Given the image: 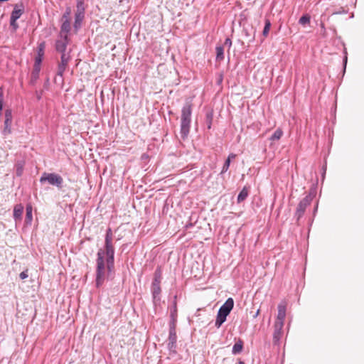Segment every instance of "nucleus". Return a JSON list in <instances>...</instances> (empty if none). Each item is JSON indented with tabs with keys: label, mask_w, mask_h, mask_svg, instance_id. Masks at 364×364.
Instances as JSON below:
<instances>
[{
	"label": "nucleus",
	"mask_w": 364,
	"mask_h": 364,
	"mask_svg": "<svg viewBox=\"0 0 364 364\" xmlns=\"http://www.w3.org/2000/svg\"><path fill=\"white\" fill-rule=\"evenodd\" d=\"M96 286L100 287L105 282L106 273H110L107 268V263L104 259V252L100 250L97 252Z\"/></svg>",
	"instance_id": "f257e3e1"
},
{
	"label": "nucleus",
	"mask_w": 364,
	"mask_h": 364,
	"mask_svg": "<svg viewBox=\"0 0 364 364\" xmlns=\"http://www.w3.org/2000/svg\"><path fill=\"white\" fill-rule=\"evenodd\" d=\"M234 306L232 298H228L223 306L219 309L215 320V326L219 328L225 321L226 317L230 313Z\"/></svg>",
	"instance_id": "f03ea898"
},
{
	"label": "nucleus",
	"mask_w": 364,
	"mask_h": 364,
	"mask_svg": "<svg viewBox=\"0 0 364 364\" xmlns=\"http://www.w3.org/2000/svg\"><path fill=\"white\" fill-rule=\"evenodd\" d=\"M85 17L84 2L78 1L77 3V11L75 15L74 28L77 31L80 27Z\"/></svg>",
	"instance_id": "7ed1b4c3"
},
{
	"label": "nucleus",
	"mask_w": 364,
	"mask_h": 364,
	"mask_svg": "<svg viewBox=\"0 0 364 364\" xmlns=\"http://www.w3.org/2000/svg\"><path fill=\"white\" fill-rule=\"evenodd\" d=\"M311 203V196H306L299 203L295 213V217L299 220L304 214L307 206Z\"/></svg>",
	"instance_id": "20e7f679"
},
{
	"label": "nucleus",
	"mask_w": 364,
	"mask_h": 364,
	"mask_svg": "<svg viewBox=\"0 0 364 364\" xmlns=\"http://www.w3.org/2000/svg\"><path fill=\"white\" fill-rule=\"evenodd\" d=\"M191 105L187 102V107L183 110V137L189 132V124L191 122Z\"/></svg>",
	"instance_id": "39448f33"
},
{
	"label": "nucleus",
	"mask_w": 364,
	"mask_h": 364,
	"mask_svg": "<svg viewBox=\"0 0 364 364\" xmlns=\"http://www.w3.org/2000/svg\"><path fill=\"white\" fill-rule=\"evenodd\" d=\"M70 60L69 53H63L60 57V62L58 66L57 75L60 77H63V73L67 68L68 63Z\"/></svg>",
	"instance_id": "423d86ee"
},
{
	"label": "nucleus",
	"mask_w": 364,
	"mask_h": 364,
	"mask_svg": "<svg viewBox=\"0 0 364 364\" xmlns=\"http://www.w3.org/2000/svg\"><path fill=\"white\" fill-rule=\"evenodd\" d=\"M104 252V255H106V263L107 268L109 272H112L114 269V248H105V251L102 250Z\"/></svg>",
	"instance_id": "0eeeda50"
},
{
	"label": "nucleus",
	"mask_w": 364,
	"mask_h": 364,
	"mask_svg": "<svg viewBox=\"0 0 364 364\" xmlns=\"http://www.w3.org/2000/svg\"><path fill=\"white\" fill-rule=\"evenodd\" d=\"M284 323L282 321H275L274 325V333H273V341L274 343H277L282 335V328Z\"/></svg>",
	"instance_id": "6e6552de"
},
{
	"label": "nucleus",
	"mask_w": 364,
	"mask_h": 364,
	"mask_svg": "<svg viewBox=\"0 0 364 364\" xmlns=\"http://www.w3.org/2000/svg\"><path fill=\"white\" fill-rule=\"evenodd\" d=\"M12 122V112L11 109H6L5 111V121H4V129L3 131L4 134L11 133V125Z\"/></svg>",
	"instance_id": "1a4fd4ad"
},
{
	"label": "nucleus",
	"mask_w": 364,
	"mask_h": 364,
	"mask_svg": "<svg viewBox=\"0 0 364 364\" xmlns=\"http://www.w3.org/2000/svg\"><path fill=\"white\" fill-rule=\"evenodd\" d=\"M62 182L60 176L55 173H44L40 179V182Z\"/></svg>",
	"instance_id": "9d476101"
},
{
	"label": "nucleus",
	"mask_w": 364,
	"mask_h": 364,
	"mask_svg": "<svg viewBox=\"0 0 364 364\" xmlns=\"http://www.w3.org/2000/svg\"><path fill=\"white\" fill-rule=\"evenodd\" d=\"M24 12V7L23 4L14 5V10L11 12L10 18L13 19V21H17Z\"/></svg>",
	"instance_id": "9b49d317"
},
{
	"label": "nucleus",
	"mask_w": 364,
	"mask_h": 364,
	"mask_svg": "<svg viewBox=\"0 0 364 364\" xmlns=\"http://www.w3.org/2000/svg\"><path fill=\"white\" fill-rule=\"evenodd\" d=\"M68 44V36L65 35L63 39L58 40L55 42V49L57 51L61 53V55L66 53V48Z\"/></svg>",
	"instance_id": "f8f14e48"
},
{
	"label": "nucleus",
	"mask_w": 364,
	"mask_h": 364,
	"mask_svg": "<svg viewBox=\"0 0 364 364\" xmlns=\"http://www.w3.org/2000/svg\"><path fill=\"white\" fill-rule=\"evenodd\" d=\"M286 316V307L284 305L279 304L278 306V314L276 321H282L284 323Z\"/></svg>",
	"instance_id": "ddd939ff"
},
{
	"label": "nucleus",
	"mask_w": 364,
	"mask_h": 364,
	"mask_svg": "<svg viewBox=\"0 0 364 364\" xmlns=\"http://www.w3.org/2000/svg\"><path fill=\"white\" fill-rule=\"evenodd\" d=\"M236 156H237V155L235 154L232 153V154H229V156H228L227 159L225 160V161L223 164L221 173H225L228 170L231 161H233L234 159H235Z\"/></svg>",
	"instance_id": "4468645a"
},
{
	"label": "nucleus",
	"mask_w": 364,
	"mask_h": 364,
	"mask_svg": "<svg viewBox=\"0 0 364 364\" xmlns=\"http://www.w3.org/2000/svg\"><path fill=\"white\" fill-rule=\"evenodd\" d=\"M249 194V187L245 186L237 196V203L244 201Z\"/></svg>",
	"instance_id": "2eb2a0df"
},
{
	"label": "nucleus",
	"mask_w": 364,
	"mask_h": 364,
	"mask_svg": "<svg viewBox=\"0 0 364 364\" xmlns=\"http://www.w3.org/2000/svg\"><path fill=\"white\" fill-rule=\"evenodd\" d=\"M23 210V207L21 204H18L15 205L14 208V217L16 220L20 219L21 218L22 213Z\"/></svg>",
	"instance_id": "dca6fc26"
},
{
	"label": "nucleus",
	"mask_w": 364,
	"mask_h": 364,
	"mask_svg": "<svg viewBox=\"0 0 364 364\" xmlns=\"http://www.w3.org/2000/svg\"><path fill=\"white\" fill-rule=\"evenodd\" d=\"M71 29L70 20H63V22L61 25L60 31L61 33H65L67 35Z\"/></svg>",
	"instance_id": "f3484780"
},
{
	"label": "nucleus",
	"mask_w": 364,
	"mask_h": 364,
	"mask_svg": "<svg viewBox=\"0 0 364 364\" xmlns=\"http://www.w3.org/2000/svg\"><path fill=\"white\" fill-rule=\"evenodd\" d=\"M243 348V342L240 340L237 343H235L232 347V352L233 354H238L240 353Z\"/></svg>",
	"instance_id": "a211bd4d"
},
{
	"label": "nucleus",
	"mask_w": 364,
	"mask_h": 364,
	"mask_svg": "<svg viewBox=\"0 0 364 364\" xmlns=\"http://www.w3.org/2000/svg\"><path fill=\"white\" fill-rule=\"evenodd\" d=\"M23 166H24V162L23 161H18L16 162V164L15 165V168H16V174L18 176H21L22 175Z\"/></svg>",
	"instance_id": "6ab92c4d"
},
{
	"label": "nucleus",
	"mask_w": 364,
	"mask_h": 364,
	"mask_svg": "<svg viewBox=\"0 0 364 364\" xmlns=\"http://www.w3.org/2000/svg\"><path fill=\"white\" fill-rule=\"evenodd\" d=\"M160 283L161 282H154L152 283V293L154 298H156L161 292Z\"/></svg>",
	"instance_id": "aec40b11"
},
{
	"label": "nucleus",
	"mask_w": 364,
	"mask_h": 364,
	"mask_svg": "<svg viewBox=\"0 0 364 364\" xmlns=\"http://www.w3.org/2000/svg\"><path fill=\"white\" fill-rule=\"evenodd\" d=\"M168 341H169L168 346H171L170 348H172L173 346V344L176 341V335L174 331V329H172V328L170 329Z\"/></svg>",
	"instance_id": "412c9836"
},
{
	"label": "nucleus",
	"mask_w": 364,
	"mask_h": 364,
	"mask_svg": "<svg viewBox=\"0 0 364 364\" xmlns=\"http://www.w3.org/2000/svg\"><path fill=\"white\" fill-rule=\"evenodd\" d=\"M283 135V132L281 129H277L269 138L271 141H278Z\"/></svg>",
	"instance_id": "4be33fe9"
},
{
	"label": "nucleus",
	"mask_w": 364,
	"mask_h": 364,
	"mask_svg": "<svg viewBox=\"0 0 364 364\" xmlns=\"http://www.w3.org/2000/svg\"><path fill=\"white\" fill-rule=\"evenodd\" d=\"M216 50V60H223L224 59V48L222 46H217Z\"/></svg>",
	"instance_id": "5701e85b"
},
{
	"label": "nucleus",
	"mask_w": 364,
	"mask_h": 364,
	"mask_svg": "<svg viewBox=\"0 0 364 364\" xmlns=\"http://www.w3.org/2000/svg\"><path fill=\"white\" fill-rule=\"evenodd\" d=\"M299 23L303 26L310 23V16L309 15L302 16L299 21Z\"/></svg>",
	"instance_id": "b1692460"
},
{
	"label": "nucleus",
	"mask_w": 364,
	"mask_h": 364,
	"mask_svg": "<svg viewBox=\"0 0 364 364\" xmlns=\"http://www.w3.org/2000/svg\"><path fill=\"white\" fill-rule=\"evenodd\" d=\"M32 218V207L31 205H28L26 206V220L31 222Z\"/></svg>",
	"instance_id": "393cba45"
},
{
	"label": "nucleus",
	"mask_w": 364,
	"mask_h": 364,
	"mask_svg": "<svg viewBox=\"0 0 364 364\" xmlns=\"http://www.w3.org/2000/svg\"><path fill=\"white\" fill-rule=\"evenodd\" d=\"M270 27H271V23H270L269 20L267 19L265 21V26H264V28L263 29V35L264 36H267V34L269 33Z\"/></svg>",
	"instance_id": "a878e982"
},
{
	"label": "nucleus",
	"mask_w": 364,
	"mask_h": 364,
	"mask_svg": "<svg viewBox=\"0 0 364 364\" xmlns=\"http://www.w3.org/2000/svg\"><path fill=\"white\" fill-rule=\"evenodd\" d=\"M161 272L160 269H157L154 273V282H161Z\"/></svg>",
	"instance_id": "bb28decb"
},
{
	"label": "nucleus",
	"mask_w": 364,
	"mask_h": 364,
	"mask_svg": "<svg viewBox=\"0 0 364 364\" xmlns=\"http://www.w3.org/2000/svg\"><path fill=\"white\" fill-rule=\"evenodd\" d=\"M105 242H112V232L110 228L107 230L106 236H105Z\"/></svg>",
	"instance_id": "cd10ccee"
},
{
	"label": "nucleus",
	"mask_w": 364,
	"mask_h": 364,
	"mask_svg": "<svg viewBox=\"0 0 364 364\" xmlns=\"http://www.w3.org/2000/svg\"><path fill=\"white\" fill-rule=\"evenodd\" d=\"M206 117H207L208 129H210L211 128V124H212V120H213L212 114H210V113L207 114Z\"/></svg>",
	"instance_id": "c85d7f7f"
},
{
	"label": "nucleus",
	"mask_w": 364,
	"mask_h": 364,
	"mask_svg": "<svg viewBox=\"0 0 364 364\" xmlns=\"http://www.w3.org/2000/svg\"><path fill=\"white\" fill-rule=\"evenodd\" d=\"M316 186H313V187L311 188L310 190V192H309V194L307 196H311V200L313 199V198L316 196Z\"/></svg>",
	"instance_id": "c756f323"
},
{
	"label": "nucleus",
	"mask_w": 364,
	"mask_h": 364,
	"mask_svg": "<svg viewBox=\"0 0 364 364\" xmlns=\"http://www.w3.org/2000/svg\"><path fill=\"white\" fill-rule=\"evenodd\" d=\"M70 15V9L68 8L65 11V12L63 15V20H69V17Z\"/></svg>",
	"instance_id": "7c9ffc66"
},
{
	"label": "nucleus",
	"mask_w": 364,
	"mask_h": 364,
	"mask_svg": "<svg viewBox=\"0 0 364 364\" xmlns=\"http://www.w3.org/2000/svg\"><path fill=\"white\" fill-rule=\"evenodd\" d=\"M10 25L14 31H16L18 28V25L16 23V21H13V19L11 18H10Z\"/></svg>",
	"instance_id": "2f4dec72"
},
{
	"label": "nucleus",
	"mask_w": 364,
	"mask_h": 364,
	"mask_svg": "<svg viewBox=\"0 0 364 364\" xmlns=\"http://www.w3.org/2000/svg\"><path fill=\"white\" fill-rule=\"evenodd\" d=\"M3 109V92H0V115H1V111Z\"/></svg>",
	"instance_id": "473e14b6"
},
{
	"label": "nucleus",
	"mask_w": 364,
	"mask_h": 364,
	"mask_svg": "<svg viewBox=\"0 0 364 364\" xmlns=\"http://www.w3.org/2000/svg\"><path fill=\"white\" fill-rule=\"evenodd\" d=\"M19 277H20V278H21V279H26V278L28 277V273H27V270L22 272L19 274Z\"/></svg>",
	"instance_id": "72a5a7b5"
},
{
	"label": "nucleus",
	"mask_w": 364,
	"mask_h": 364,
	"mask_svg": "<svg viewBox=\"0 0 364 364\" xmlns=\"http://www.w3.org/2000/svg\"><path fill=\"white\" fill-rule=\"evenodd\" d=\"M224 44L225 46H228L229 48H230L232 46V41L228 38L225 39Z\"/></svg>",
	"instance_id": "f704fd0d"
},
{
	"label": "nucleus",
	"mask_w": 364,
	"mask_h": 364,
	"mask_svg": "<svg viewBox=\"0 0 364 364\" xmlns=\"http://www.w3.org/2000/svg\"><path fill=\"white\" fill-rule=\"evenodd\" d=\"M105 248H114L113 245H112V242H105Z\"/></svg>",
	"instance_id": "c9c22d12"
},
{
	"label": "nucleus",
	"mask_w": 364,
	"mask_h": 364,
	"mask_svg": "<svg viewBox=\"0 0 364 364\" xmlns=\"http://www.w3.org/2000/svg\"><path fill=\"white\" fill-rule=\"evenodd\" d=\"M41 55L38 53V57L36 58V64H40L41 63Z\"/></svg>",
	"instance_id": "e433bc0d"
},
{
	"label": "nucleus",
	"mask_w": 364,
	"mask_h": 364,
	"mask_svg": "<svg viewBox=\"0 0 364 364\" xmlns=\"http://www.w3.org/2000/svg\"><path fill=\"white\" fill-rule=\"evenodd\" d=\"M326 166H323L322 167V177H321V181H323L324 180V175L326 173Z\"/></svg>",
	"instance_id": "4c0bfd02"
},
{
	"label": "nucleus",
	"mask_w": 364,
	"mask_h": 364,
	"mask_svg": "<svg viewBox=\"0 0 364 364\" xmlns=\"http://www.w3.org/2000/svg\"><path fill=\"white\" fill-rule=\"evenodd\" d=\"M45 48V45H44V43H42L39 45V53H41V52H43V49Z\"/></svg>",
	"instance_id": "58836bf2"
},
{
	"label": "nucleus",
	"mask_w": 364,
	"mask_h": 364,
	"mask_svg": "<svg viewBox=\"0 0 364 364\" xmlns=\"http://www.w3.org/2000/svg\"><path fill=\"white\" fill-rule=\"evenodd\" d=\"M259 309H258V310L256 311V313H255V314L253 316V317H254V318H256V317H257V316H258V315H259Z\"/></svg>",
	"instance_id": "ea45409f"
},
{
	"label": "nucleus",
	"mask_w": 364,
	"mask_h": 364,
	"mask_svg": "<svg viewBox=\"0 0 364 364\" xmlns=\"http://www.w3.org/2000/svg\"><path fill=\"white\" fill-rule=\"evenodd\" d=\"M321 27L322 30L323 31V33H325L326 32V28H325L324 24L321 23Z\"/></svg>",
	"instance_id": "a19ab883"
},
{
	"label": "nucleus",
	"mask_w": 364,
	"mask_h": 364,
	"mask_svg": "<svg viewBox=\"0 0 364 364\" xmlns=\"http://www.w3.org/2000/svg\"><path fill=\"white\" fill-rule=\"evenodd\" d=\"M192 226H193V224L192 223H189V224L186 225L185 226V228H186V229H188V228H189L190 227H192Z\"/></svg>",
	"instance_id": "79ce46f5"
},
{
	"label": "nucleus",
	"mask_w": 364,
	"mask_h": 364,
	"mask_svg": "<svg viewBox=\"0 0 364 364\" xmlns=\"http://www.w3.org/2000/svg\"><path fill=\"white\" fill-rule=\"evenodd\" d=\"M237 364H245L243 361H239Z\"/></svg>",
	"instance_id": "37998d69"
},
{
	"label": "nucleus",
	"mask_w": 364,
	"mask_h": 364,
	"mask_svg": "<svg viewBox=\"0 0 364 364\" xmlns=\"http://www.w3.org/2000/svg\"><path fill=\"white\" fill-rule=\"evenodd\" d=\"M182 127H183V125H182V122H181V132H182Z\"/></svg>",
	"instance_id": "c03bdc74"
},
{
	"label": "nucleus",
	"mask_w": 364,
	"mask_h": 364,
	"mask_svg": "<svg viewBox=\"0 0 364 364\" xmlns=\"http://www.w3.org/2000/svg\"><path fill=\"white\" fill-rule=\"evenodd\" d=\"M58 185V187H61L60 185L61 184L60 183H56Z\"/></svg>",
	"instance_id": "a18cd8bd"
},
{
	"label": "nucleus",
	"mask_w": 364,
	"mask_h": 364,
	"mask_svg": "<svg viewBox=\"0 0 364 364\" xmlns=\"http://www.w3.org/2000/svg\"><path fill=\"white\" fill-rule=\"evenodd\" d=\"M36 70L37 71V73L39 71V68H36Z\"/></svg>",
	"instance_id": "49530a36"
}]
</instances>
